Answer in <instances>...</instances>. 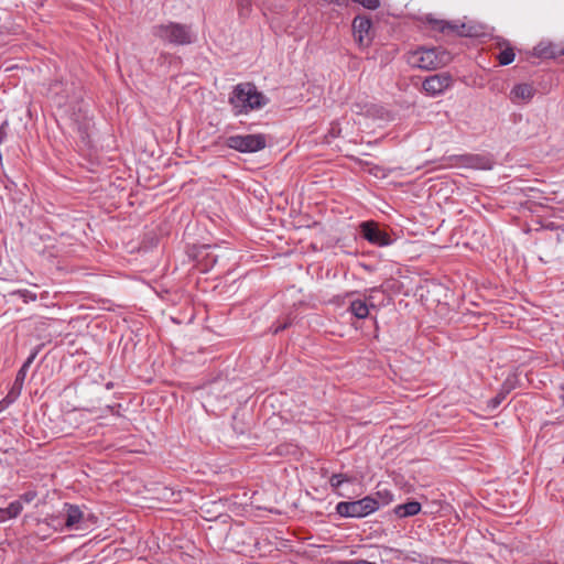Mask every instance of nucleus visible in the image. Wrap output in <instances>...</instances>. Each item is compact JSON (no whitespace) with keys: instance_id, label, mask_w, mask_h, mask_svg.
<instances>
[{"instance_id":"a211bd4d","label":"nucleus","mask_w":564,"mask_h":564,"mask_svg":"<svg viewBox=\"0 0 564 564\" xmlns=\"http://www.w3.org/2000/svg\"><path fill=\"white\" fill-rule=\"evenodd\" d=\"M83 517V512L77 506H68L66 518H65V525L67 528L74 527L76 523L80 521Z\"/></svg>"},{"instance_id":"cd10ccee","label":"nucleus","mask_w":564,"mask_h":564,"mask_svg":"<svg viewBox=\"0 0 564 564\" xmlns=\"http://www.w3.org/2000/svg\"><path fill=\"white\" fill-rule=\"evenodd\" d=\"M34 497H35V492H32V491L25 492L22 496L23 500L26 501V502L32 501L34 499Z\"/></svg>"},{"instance_id":"7ed1b4c3","label":"nucleus","mask_w":564,"mask_h":564,"mask_svg":"<svg viewBox=\"0 0 564 564\" xmlns=\"http://www.w3.org/2000/svg\"><path fill=\"white\" fill-rule=\"evenodd\" d=\"M449 54L437 48H419L409 55L408 62L412 67L432 70L444 66L449 61Z\"/></svg>"},{"instance_id":"f3484780","label":"nucleus","mask_w":564,"mask_h":564,"mask_svg":"<svg viewBox=\"0 0 564 564\" xmlns=\"http://www.w3.org/2000/svg\"><path fill=\"white\" fill-rule=\"evenodd\" d=\"M352 479L345 475V474H334L330 476L329 478V485L332 487V489L340 497H344L345 494L340 491V487L345 484V482H350Z\"/></svg>"},{"instance_id":"f8f14e48","label":"nucleus","mask_w":564,"mask_h":564,"mask_svg":"<svg viewBox=\"0 0 564 564\" xmlns=\"http://www.w3.org/2000/svg\"><path fill=\"white\" fill-rule=\"evenodd\" d=\"M39 350H40V347H36L32 352L31 355L26 358V360L24 361V364L22 365V367L19 369L17 376H15V380H14V383H13V388L11 390L10 393H12L13 391L17 390L18 393H20L21 389H22V386H23V382H24V379L26 377V371L29 369V367L31 366V364L34 361V359L36 358L37 354H39Z\"/></svg>"},{"instance_id":"20e7f679","label":"nucleus","mask_w":564,"mask_h":564,"mask_svg":"<svg viewBox=\"0 0 564 564\" xmlns=\"http://www.w3.org/2000/svg\"><path fill=\"white\" fill-rule=\"evenodd\" d=\"M380 502L372 496L364 497L355 501H340L336 506V512L344 518H364L377 511Z\"/></svg>"},{"instance_id":"0eeeda50","label":"nucleus","mask_w":564,"mask_h":564,"mask_svg":"<svg viewBox=\"0 0 564 564\" xmlns=\"http://www.w3.org/2000/svg\"><path fill=\"white\" fill-rule=\"evenodd\" d=\"M454 79L449 73H440L424 79L422 88L429 96L435 97L452 87Z\"/></svg>"},{"instance_id":"f257e3e1","label":"nucleus","mask_w":564,"mask_h":564,"mask_svg":"<svg viewBox=\"0 0 564 564\" xmlns=\"http://www.w3.org/2000/svg\"><path fill=\"white\" fill-rule=\"evenodd\" d=\"M269 102V99L257 89L252 83H241L234 87L229 104L236 116L247 115L259 110Z\"/></svg>"},{"instance_id":"dca6fc26","label":"nucleus","mask_w":564,"mask_h":564,"mask_svg":"<svg viewBox=\"0 0 564 564\" xmlns=\"http://www.w3.org/2000/svg\"><path fill=\"white\" fill-rule=\"evenodd\" d=\"M348 311L357 318L365 319L369 315V305L365 300H354L350 302Z\"/></svg>"},{"instance_id":"5701e85b","label":"nucleus","mask_w":564,"mask_h":564,"mask_svg":"<svg viewBox=\"0 0 564 564\" xmlns=\"http://www.w3.org/2000/svg\"><path fill=\"white\" fill-rule=\"evenodd\" d=\"M108 551H111L112 555L117 558H123L130 555V552L127 549L113 547L112 543L108 544Z\"/></svg>"},{"instance_id":"6ab92c4d","label":"nucleus","mask_w":564,"mask_h":564,"mask_svg":"<svg viewBox=\"0 0 564 564\" xmlns=\"http://www.w3.org/2000/svg\"><path fill=\"white\" fill-rule=\"evenodd\" d=\"M510 390V387L503 384L502 389L487 402V408L491 411L496 410L509 394Z\"/></svg>"},{"instance_id":"412c9836","label":"nucleus","mask_w":564,"mask_h":564,"mask_svg":"<svg viewBox=\"0 0 564 564\" xmlns=\"http://www.w3.org/2000/svg\"><path fill=\"white\" fill-rule=\"evenodd\" d=\"M23 507H22V503L18 500L15 501H12L7 508V514H8V518L9 519H13V518H17L21 511H22Z\"/></svg>"},{"instance_id":"bb28decb","label":"nucleus","mask_w":564,"mask_h":564,"mask_svg":"<svg viewBox=\"0 0 564 564\" xmlns=\"http://www.w3.org/2000/svg\"><path fill=\"white\" fill-rule=\"evenodd\" d=\"M289 327V323H283L278 326H272L271 330L273 334H279Z\"/></svg>"},{"instance_id":"7c9ffc66","label":"nucleus","mask_w":564,"mask_h":564,"mask_svg":"<svg viewBox=\"0 0 564 564\" xmlns=\"http://www.w3.org/2000/svg\"><path fill=\"white\" fill-rule=\"evenodd\" d=\"M6 135V132H4V126H1L0 127V142L2 141V139L4 138Z\"/></svg>"},{"instance_id":"39448f33","label":"nucleus","mask_w":564,"mask_h":564,"mask_svg":"<svg viewBox=\"0 0 564 564\" xmlns=\"http://www.w3.org/2000/svg\"><path fill=\"white\" fill-rule=\"evenodd\" d=\"M225 144L241 153H253L264 149L267 140L263 134H237L228 137Z\"/></svg>"},{"instance_id":"f03ea898","label":"nucleus","mask_w":564,"mask_h":564,"mask_svg":"<svg viewBox=\"0 0 564 564\" xmlns=\"http://www.w3.org/2000/svg\"><path fill=\"white\" fill-rule=\"evenodd\" d=\"M152 34L159 40L173 45H188L195 40L192 28L177 22L154 25Z\"/></svg>"},{"instance_id":"2eb2a0df","label":"nucleus","mask_w":564,"mask_h":564,"mask_svg":"<svg viewBox=\"0 0 564 564\" xmlns=\"http://www.w3.org/2000/svg\"><path fill=\"white\" fill-rule=\"evenodd\" d=\"M501 47L500 53L498 54L497 58L499 61V64L502 66L509 65L514 61V51L511 47L510 43L508 41H502L498 43Z\"/></svg>"},{"instance_id":"72a5a7b5","label":"nucleus","mask_w":564,"mask_h":564,"mask_svg":"<svg viewBox=\"0 0 564 564\" xmlns=\"http://www.w3.org/2000/svg\"><path fill=\"white\" fill-rule=\"evenodd\" d=\"M19 293H20L22 296H25V294H30V292H29L28 290L19 291Z\"/></svg>"},{"instance_id":"9d476101","label":"nucleus","mask_w":564,"mask_h":564,"mask_svg":"<svg viewBox=\"0 0 564 564\" xmlns=\"http://www.w3.org/2000/svg\"><path fill=\"white\" fill-rule=\"evenodd\" d=\"M429 23L431 24L433 30H438L444 34L457 33L458 35L467 36L469 32L466 30V25L455 24L442 20L429 19Z\"/></svg>"},{"instance_id":"1a4fd4ad","label":"nucleus","mask_w":564,"mask_h":564,"mask_svg":"<svg viewBox=\"0 0 564 564\" xmlns=\"http://www.w3.org/2000/svg\"><path fill=\"white\" fill-rule=\"evenodd\" d=\"M462 165L477 170H491L494 161L491 158L481 154H464L455 156Z\"/></svg>"},{"instance_id":"c85d7f7f","label":"nucleus","mask_w":564,"mask_h":564,"mask_svg":"<svg viewBox=\"0 0 564 564\" xmlns=\"http://www.w3.org/2000/svg\"><path fill=\"white\" fill-rule=\"evenodd\" d=\"M9 520L6 508H0V522Z\"/></svg>"},{"instance_id":"473e14b6","label":"nucleus","mask_w":564,"mask_h":564,"mask_svg":"<svg viewBox=\"0 0 564 564\" xmlns=\"http://www.w3.org/2000/svg\"><path fill=\"white\" fill-rule=\"evenodd\" d=\"M111 446H116L117 448H122L124 447L126 445H121V444H111ZM110 447V445L108 444V448Z\"/></svg>"},{"instance_id":"2f4dec72","label":"nucleus","mask_w":564,"mask_h":564,"mask_svg":"<svg viewBox=\"0 0 564 564\" xmlns=\"http://www.w3.org/2000/svg\"><path fill=\"white\" fill-rule=\"evenodd\" d=\"M330 3L343 4L346 0H328Z\"/></svg>"},{"instance_id":"aec40b11","label":"nucleus","mask_w":564,"mask_h":564,"mask_svg":"<svg viewBox=\"0 0 564 564\" xmlns=\"http://www.w3.org/2000/svg\"><path fill=\"white\" fill-rule=\"evenodd\" d=\"M108 414H111L116 421H119L118 425H120L123 431H130L132 426L131 422L128 419L121 416L119 410L116 406L108 405ZM112 425H117V423L113 422Z\"/></svg>"},{"instance_id":"c756f323","label":"nucleus","mask_w":564,"mask_h":564,"mask_svg":"<svg viewBox=\"0 0 564 564\" xmlns=\"http://www.w3.org/2000/svg\"><path fill=\"white\" fill-rule=\"evenodd\" d=\"M383 551L388 553H400V550L390 546H383Z\"/></svg>"},{"instance_id":"423d86ee","label":"nucleus","mask_w":564,"mask_h":564,"mask_svg":"<svg viewBox=\"0 0 564 564\" xmlns=\"http://www.w3.org/2000/svg\"><path fill=\"white\" fill-rule=\"evenodd\" d=\"M361 236L370 243L378 247H387L395 241L386 229L380 228L376 221H364L360 224Z\"/></svg>"},{"instance_id":"6e6552de","label":"nucleus","mask_w":564,"mask_h":564,"mask_svg":"<svg viewBox=\"0 0 564 564\" xmlns=\"http://www.w3.org/2000/svg\"><path fill=\"white\" fill-rule=\"evenodd\" d=\"M371 20L365 15H357L352 21V31L355 40L360 46L369 45L371 41Z\"/></svg>"},{"instance_id":"4be33fe9","label":"nucleus","mask_w":564,"mask_h":564,"mask_svg":"<svg viewBox=\"0 0 564 564\" xmlns=\"http://www.w3.org/2000/svg\"><path fill=\"white\" fill-rule=\"evenodd\" d=\"M162 498L166 501L176 502L180 499V492L165 487L163 488Z\"/></svg>"},{"instance_id":"a878e982","label":"nucleus","mask_w":564,"mask_h":564,"mask_svg":"<svg viewBox=\"0 0 564 564\" xmlns=\"http://www.w3.org/2000/svg\"><path fill=\"white\" fill-rule=\"evenodd\" d=\"M63 82H54L53 84H51L50 86V90L51 91H54L56 95H58L61 91H62V86H63Z\"/></svg>"},{"instance_id":"ddd939ff","label":"nucleus","mask_w":564,"mask_h":564,"mask_svg":"<svg viewBox=\"0 0 564 564\" xmlns=\"http://www.w3.org/2000/svg\"><path fill=\"white\" fill-rule=\"evenodd\" d=\"M534 96V89L530 84H518L511 90L513 102L529 101Z\"/></svg>"},{"instance_id":"b1692460","label":"nucleus","mask_w":564,"mask_h":564,"mask_svg":"<svg viewBox=\"0 0 564 564\" xmlns=\"http://www.w3.org/2000/svg\"><path fill=\"white\" fill-rule=\"evenodd\" d=\"M352 1L359 3L360 6H362L366 9H369V10H376L377 8L380 7V0H352Z\"/></svg>"},{"instance_id":"4468645a","label":"nucleus","mask_w":564,"mask_h":564,"mask_svg":"<svg viewBox=\"0 0 564 564\" xmlns=\"http://www.w3.org/2000/svg\"><path fill=\"white\" fill-rule=\"evenodd\" d=\"M421 503L417 501H409L394 507L393 512L399 518H408L420 513Z\"/></svg>"},{"instance_id":"9b49d317","label":"nucleus","mask_w":564,"mask_h":564,"mask_svg":"<svg viewBox=\"0 0 564 564\" xmlns=\"http://www.w3.org/2000/svg\"><path fill=\"white\" fill-rule=\"evenodd\" d=\"M533 54L540 58H555L564 55V50L550 42H541L533 48Z\"/></svg>"},{"instance_id":"393cba45","label":"nucleus","mask_w":564,"mask_h":564,"mask_svg":"<svg viewBox=\"0 0 564 564\" xmlns=\"http://www.w3.org/2000/svg\"><path fill=\"white\" fill-rule=\"evenodd\" d=\"M377 496L384 498L383 503L390 502L392 500V498H393L392 494L390 491H388V490H382V491L378 490L377 491Z\"/></svg>"}]
</instances>
